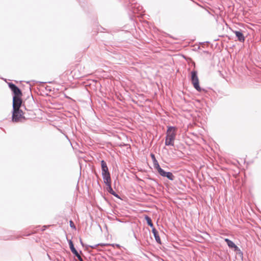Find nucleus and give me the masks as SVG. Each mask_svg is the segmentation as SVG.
<instances>
[{"instance_id": "9b49d317", "label": "nucleus", "mask_w": 261, "mask_h": 261, "mask_svg": "<svg viewBox=\"0 0 261 261\" xmlns=\"http://www.w3.org/2000/svg\"><path fill=\"white\" fill-rule=\"evenodd\" d=\"M152 232L153 234L156 242L158 243L161 244V240L158 230L155 228H153V229H152Z\"/></svg>"}, {"instance_id": "20e7f679", "label": "nucleus", "mask_w": 261, "mask_h": 261, "mask_svg": "<svg viewBox=\"0 0 261 261\" xmlns=\"http://www.w3.org/2000/svg\"><path fill=\"white\" fill-rule=\"evenodd\" d=\"M24 119L23 112L21 109L13 110L12 120L13 122H18L21 121V119Z\"/></svg>"}, {"instance_id": "1a4fd4ad", "label": "nucleus", "mask_w": 261, "mask_h": 261, "mask_svg": "<svg viewBox=\"0 0 261 261\" xmlns=\"http://www.w3.org/2000/svg\"><path fill=\"white\" fill-rule=\"evenodd\" d=\"M235 34L238 40L241 42H244L245 41V37L242 33V31H232Z\"/></svg>"}, {"instance_id": "f3484780", "label": "nucleus", "mask_w": 261, "mask_h": 261, "mask_svg": "<svg viewBox=\"0 0 261 261\" xmlns=\"http://www.w3.org/2000/svg\"><path fill=\"white\" fill-rule=\"evenodd\" d=\"M69 223H70V226L73 228V229H76V227L73 223V222L72 221V220H70L69 221Z\"/></svg>"}, {"instance_id": "9d476101", "label": "nucleus", "mask_w": 261, "mask_h": 261, "mask_svg": "<svg viewBox=\"0 0 261 261\" xmlns=\"http://www.w3.org/2000/svg\"><path fill=\"white\" fill-rule=\"evenodd\" d=\"M151 157L153 161V166L155 169H156L158 171L160 170L162 168L160 167L158 161L156 160L155 155L153 153L151 154Z\"/></svg>"}, {"instance_id": "4be33fe9", "label": "nucleus", "mask_w": 261, "mask_h": 261, "mask_svg": "<svg viewBox=\"0 0 261 261\" xmlns=\"http://www.w3.org/2000/svg\"><path fill=\"white\" fill-rule=\"evenodd\" d=\"M64 135H65V137H66V138H67L68 140H69V139L68 137L66 135H65V134H64Z\"/></svg>"}, {"instance_id": "7ed1b4c3", "label": "nucleus", "mask_w": 261, "mask_h": 261, "mask_svg": "<svg viewBox=\"0 0 261 261\" xmlns=\"http://www.w3.org/2000/svg\"><path fill=\"white\" fill-rule=\"evenodd\" d=\"M101 175L103 181L110 179L111 175L106 162L104 160L101 161Z\"/></svg>"}, {"instance_id": "b1692460", "label": "nucleus", "mask_w": 261, "mask_h": 261, "mask_svg": "<svg viewBox=\"0 0 261 261\" xmlns=\"http://www.w3.org/2000/svg\"><path fill=\"white\" fill-rule=\"evenodd\" d=\"M43 227H44V228L43 229V230H44L45 229V228L47 227V226H45V225H44V226H43Z\"/></svg>"}, {"instance_id": "dca6fc26", "label": "nucleus", "mask_w": 261, "mask_h": 261, "mask_svg": "<svg viewBox=\"0 0 261 261\" xmlns=\"http://www.w3.org/2000/svg\"><path fill=\"white\" fill-rule=\"evenodd\" d=\"M101 245V244H96L95 245H94V246H91V245H86L85 247H86V250H88V248L90 247L91 248H96V247L99 246V245Z\"/></svg>"}, {"instance_id": "2eb2a0df", "label": "nucleus", "mask_w": 261, "mask_h": 261, "mask_svg": "<svg viewBox=\"0 0 261 261\" xmlns=\"http://www.w3.org/2000/svg\"><path fill=\"white\" fill-rule=\"evenodd\" d=\"M235 253L236 255H238L239 257H240L242 259H243V253L240 248H239L237 251H236Z\"/></svg>"}, {"instance_id": "f03ea898", "label": "nucleus", "mask_w": 261, "mask_h": 261, "mask_svg": "<svg viewBox=\"0 0 261 261\" xmlns=\"http://www.w3.org/2000/svg\"><path fill=\"white\" fill-rule=\"evenodd\" d=\"M191 80L194 88L198 92H206V90H205L204 89L201 88L199 86V82L197 75V72L196 70H193L191 71Z\"/></svg>"}, {"instance_id": "6ab92c4d", "label": "nucleus", "mask_w": 261, "mask_h": 261, "mask_svg": "<svg viewBox=\"0 0 261 261\" xmlns=\"http://www.w3.org/2000/svg\"><path fill=\"white\" fill-rule=\"evenodd\" d=\"M76 256L77 257L79 261H84V260L83 259V258H82V257L81 256L80 254Z\"/></svg>"}, {"instance_id": "bb28decb", "label": "nucleus", "mask_w": 261, "mask_h": 261, "mask_svg": "<svg viewBox=\"0 0 261 261\" xmlns=\"http://www.w3.org/2000/svg\"><path fill=\"white\" fill-rule=\"evenodd\" d=\"M8 239V240H9V239L13 240V238H8V239Z\"/></svg>"}, {"instance_id": "423d86ee", "label": "nucleus", "mask_w": 261, "mask_h": 261, "mask_svg": "<svg viewBox=\"0 0 261 261\" xmlns=\"http://www.w3.org/2000/svg\"><path fill=\"white\" fill-rule=\"evenodd\" d=\"M105 185L107 186V191L111 194L115 196V197L121 199L120 197L118 194H117L112 189L111 186V179L106 180L103 181Z\"/></svg>"}, {"instance_id": "39448f33", "label": "nucleus", "mask_w": 261, "mask_h": 261, "mask_svg": "<svg viewBox=\"0 0 261 261\" xmlns=\"http://www.w3.org/2000/svg\"><path fill=\"white\" fill-rule=\"evenodd\" d=\"M9 88L12 92L13 96H21L22 95L21 90L14 84L12 83H9L8 84Z\"/></svg>"}, {"instance_id": "393cba45", "label": "nucleus", "mask_w": 261, "mask_h": 261, "mask_svg": "<svg viewBox=\"0 0 261 261\" xmlns=\"http://www.w3.org/2000/svg\"><path fill=\"white\" fill-rule=\"evenodd\" d=\"M134 237H135L136 239H137V237H136V235L135 234V233H134Z\"/></svg>"}, {"instance_id": "a878e982", "label": "nucleus", "mask_w": 261, "mask_h": 261, "mask_svg": "<svg viewBox=\"0 0 261 261\" xmlns=\"http://www.w3.org/2000/svg\"><path fill=\"white\" fill-rule=\"evenodd\" d=\"M102 244V245H101V246L102 245H103V246H105V245H109V244Z\"/></svg>"}, {"instance_id": "f257e3e1", "label": "nucleus", "mask_w": 261, "mask_h": 261, "mask_svg": "<svg viewBox=\"0 0 261 261\" xmlns=\"http://www.w3.org/2000/svg\"><path fill=\"white\" fill-rule=\"evenodd\" d=\"M176 129L177 128L175 126H170L168 127L165 142V145L174 146V141L176 135Z\"/></svg>"}, {"instance_id": "f8f14e48", "label": "nucleus", "mask_w": 261, "mask_h": 261, "mask_svg": "<svg viewBox=\"0 0 261 261\" xmlns=\"http://www.w3.org/2000/svg\"><path fill=\"white\" fill-rule=\"evenodd\" d=\"M69 246L71 252L76 256L79 254L75 248L73 243L71 240H69L68 242Z\"/></svg>"}, {"instance_id": "5701e85b", "label": "nucleus", "mask_w": 261, "mask_h": 261, "mask_svg": "<svg viewBox=\"0 0 261 261\" xmlns=\"http://www.w3.org/2000/svg\"><path fill=\"white\" fill-rule=\"evenodd\" d=\"M93 82H94L95 83H97V80H93L92 81Z\"/></svg>"}, {"instance_id": "ddd939ff", "label": "nucleus", "mask_w": 261, "mask_h": 261, "mask_svg": "<svg viewBox=\"0 0 261 261\" xmlns=\"http://www.w3.org/2000/svg\"><path fill=\"white\" fill-rule=\"evenodd\" d=\"M145 219L146 221L147 224H148V226L151 227L152 229H153V228H154L153 224L152 222L151 219L149 216L147 215L145 216Z\"/></svg>"}, {"instance_id": "412c9836", "label": "nucleus", "mask_w": 261, "mask_h": 261, "mask_svg": "<svg viewBox=\"0 0 261 261\" xmlns=\"http://www.w3.org/2000/svg\"><path fill=\"white\" fill-rule=\"evenodd\" d=\"M148 244H149V243H148V241H147V242H146V243L144 242V245H148Z\"/></svg>"}, {"instance_id": "aec40b11", "label": "nucleus", "mask_w": 261, "mask_h": 261, "mask_svg": "<svg viewBox=\"0 0 261 261\" xmlns=\"http://www.w3.org/2000/svg\"><path fill=\"white\" fill-rule=\"evenodd\" d=\"M80 243H81V245H82L83 247H84V246H85V245H84V244L83 243V241H82V239H80Z\"/></svg>"}, {"instance_id": "6e6552de", "label": "nucleus", "mask_w": 261, "mask_h": 261, "mask_svg": "<svg viewBox=\"0 0 261 261\" xmlns=\"http://www.w3.org/2000/svg\"><path fill=\"white\" fill-rule=\"evenodd\" d=\"M158 172L161 176L164 177H167L170 180L172 181L175 179V176L171 172H166L162 168L160 169Z\"/></svg>"}, {"instance_id": "4468645a", "label": "nucleus", "mask_w": 261, "mask_h": 261, "mask_svg": "<svg viewBox=\"0 0 261 261\" xmlns=\"http://www.w3.org/2000/svg\"><path fill=\"white\" fill-rule=\"evenodd\" d=\"M224 241L226 243L229 248H231L234 245V244H235L233 241L228 238H225L224 239Z\"/></svg>"}, {"instance_id": "0eeeda50", "label": "nucleus", "mask_w": 261, "mask_h": 261, "mask_svg": "<svg viewBox=\"0 0 261 261\" xmlns=\"http://www.w3.org/2000/svg\"><path fill=\"white\" fill-rule=\"evenodd\" d=\"M21 97L13 96V110L20 109L22 102Z\"/></svg>"}, {"instance_id": "a211bd4d", "label": "nucleus", "mask_w": 261, "mask_h": 261, "mask_svg": "<svg viewBox=\"0 0 261 261\" xmlns=\"http://www.w3.org/2000/svg\"><path fill=\"white\" fill-rule=\"evenodd\" d=\"M239 248L236 244H234V245L230 249H233L234 252H235L236 251H237Z\"/></svg>"}]
</instances>
